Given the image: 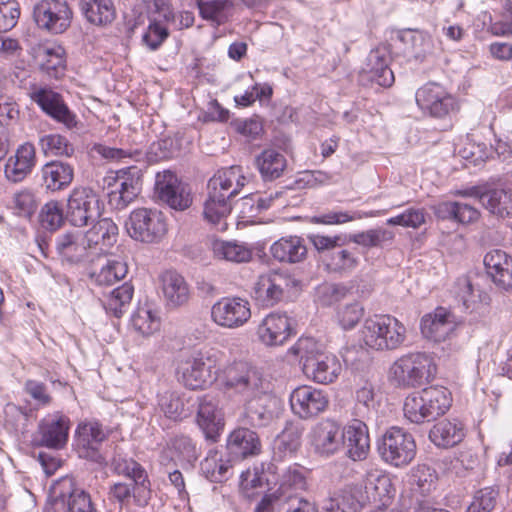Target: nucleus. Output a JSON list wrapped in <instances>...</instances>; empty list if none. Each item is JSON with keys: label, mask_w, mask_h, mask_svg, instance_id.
Returning a JSON list of instances; mask_svg holds the SVG:
<instances>
[{"label": "nucleus", "mask_w": 512, "mask_h": 512, "mask_svg": "<svg viewBox=\"0 0 512 512\" xmlns=\"http://www.w3.org/2000/svg\"><path fill=\"white\" fill-rule=\"evenodd\" d=\"M70 420L67 416L56 413L42 419L39 423L41 444L54 449L62 448L67 440Z\"/></svg>", "instance_id": "a878e982"}, {"label": "nucleus", "mask_w": 512, "mask_h": 512, "mask_svg": "<svg viewBox=\"0 0 512 512\" xmlns=\"http://www.w3.org/2000/svg\"><path fill=\"white\" fill-rule=\"evenodd\" d=\"M313 452L322 458H329L341 451V425L326 418L312 426L307 436Z\"/></svg>", "instance_id": "ddd939ff"}, {"label": "nucleus", "mask_w": 512, "mask_h": 512, "mask_svg": "<svg viewBox=\"0 0 512 512\" xmlns=\"http://www.w3.org/2000/svg\"><path fill=\"white\" fill-rule=\"evenodd\" d=\"M41 177L46 190L57 192L66 189L74 179L72 165L59 160H52L41 168Z\"/></svg>", "instance_id": "2f4dec72"}, {"label": "nucleus", "mask_w": 512, "mask_h": 512, "mask_svg": "<svg viewBox=\"0 0 512 512\" xmlns=\"http://www.w3.org/2000/svg\"><path fill=\"white\" fill-rule=\"evenodd\" d=\"M356 400L357 415L362 419H370L376 408L373 385L365 383L361 388H359L356 391Z\"/></svg>", "instance_id": "0e129e2a"}, {"label": "nucleus", "mask_w": 512, "mask_h": 512, "mask_svg": "<svg viewBox=\"0 0 512 512\" xmlns=\"http://www.w3.org/2000/svg\"><path fill=\"white\" fill-rule=\"evenodd\" d=\"M156 189L159 198L172 209L182 211L192 204L189 186L170 171L157 175Z\"/></svg>", "instance_id": "a211bd4d"}, {"label": "nucleus", "mask_w": 512, "mask_h": 512, "mask_svg": "<svg viewBox=\"0 0 512 512\" xmlns=\"http://www.w3.org/2000/svg\"><path fill=\"white\" fill-rule=\"evenodd\" d=\"M365 504L379 503L388 505L394 497V488L388 476L381 473H368L364 480Z\"/></svg>", "instance_id": "473e14b6"}, {"label": "nucleus", "mask_w": 512, "mask_h": 512, "mask_svg": "<svg viewBox=\"0 0 512 512\" xmlns=\"http://www.w3.org/2000/svg\"><path fill=\"white\" fill-rule=\"evenodd\" d=\"M279 401L272 395L264 393L245 401L242 419L254 428L269 426L278 416Z\"/></svg>", "instance_id": "aec40b11"}, {"label": "nucleus", "mask_w": 512, "mask_h": 512, "mask_svg": "<svg viewBox=\"0 0 512 512\" xmlns=\"http://www.w3.org/2000/svg\"><path fill=\"white\" fill-rule=\"evenodd\" d=\"M291 319L285 313L271 312L257 327V336L266 346L283 345L292 335Z\"/></svg>", "instance_id": "4be33fe9"}, {"label": "nucleus", "mask_w": 512, "mask_h": 512, "mask_svg": "<svg viewBox=\"0 0 512 512\" xmlns=\"http://www.w3.org/2000/svg\"><path fill=\"white\" fill-rule=\"evenodd\" d=\"M415 100L423 115L437 120H450L461 107L457 96L437 82H428L419 87Z\"/></svg>", "instance_id": "39448f33"}, {"label": "nucleus", "mask_w": 512, "mask_h": 512, "mask_svg": "<svg viewBox=\"0 0 512 512\" xmlns=\"http://www.w3.org/2000/svg\"><path fill=\"white\" fill-rule=\"evenodd\" d=\"M103 203L89 188H74L67 200L66 220L69 224H99L113 222L107 217Z\"/></svg>", "instance_id": "0eeeda50"}, {"label": "nucleus", "mask_w": 512, "mask_h": 512, "mask_svg": "<svg viewBox=\"0 0 512 512\" xmlns=\"http://www.w3.org/2000/svg\"><path fill=\"white\" fill-rule=\"evenodd\" d=\"M225 353L216 347L203 346L182 359L177 373L183 384L195 390L204 387L213 370H219L225 361Z\"/></svg>", "instance_id": "7ed1b4c3"}, {"label": "nucleus", "mask_w": 512, "mask_h": 512, "mask_svg": "<svg viewBox=\"0 0 512 512\" xmlns=\"http://www.w3.org/2000/svg\"><path fill=\"white\" fill-rule=\"evenodd\" d=\"M349 288L340 283H322L316 288L315 299L322 306H331L343 300Z\"/></svg>", "instance_id": "680f3d73"}, {"label": "nucleus", "mask_w": 512, "mask_h": 512, "mask_svg": "<svg viewBox=\"0 0 512 512\" xmlns=\"http://www.w3.org/2000/svg\"><path fill=\"white\" fill-rule=\"evenodd\" d=\"M39 146L46 157L72 158L76 153L74 143L58 132L43 135L39 139Z\"/></svg>", "instance_id": "79ce46f5"}, {"label": "nucleus", "mask_w": 512, "mask_h": 512, "mask_svg": "<svg viewBox=\"0 0 512 512\" xmlns=\"http://www.w3.org/2000/svg\"><path fill=\"white\" fill-rule=\"evenodd\" d=\"M451 293L455 300L463 306L466 311H474L481 303H487L489 297L468 275L456 279Z\"/></svg>", "instance_id": "7c9ffc66"}, {"label": "nucleus", "mask_w": 512, "mask_h": 512, "mask_svg": "<svg viewBox=\"0 0 512 512\" xmlns=\"http://www.w3.org/2000/svg\"><path fill=\"white\" fill-rule=\"evenodd\" d=\"M60 487V495L47 508L48 512H98L90 494L77 487L73 479H63Z\"/></svg>", "instance_id": "dca6fc26"}, {"label": "nucleus", "mask_w": 512, "mask_h": 512, "mask_svg": "<svg viewBox=\"0 0 512 512\" xmlns=\"http://www.w3.org/2000/svg\"><path fill=\"white\" fill-rule=\"evenodd\" d=\"M174 16L171 10L163 13L162 18H153L150 20L146 32L143 34V42L151 49H158L168 38L167 23L173 20Z\"/></svg>", "instance_id": "09e8293b"}, {"label": "nucleus", "mask_w": 512, "mask_h": 512, "mask_svg": "<svg viewBox=\"0 0 512 512\" xmlns=\"http://www.w3.org/2000/svg\"><path fill=\"white\" fill-rule=\"evenodd\" d=\"M456 316L444 307H438L433 314L421 320L422 334L435 342L445 341L457 327Z\"/></svg>", "instance_id": "393cba45"}, {"label": "nucleus", "mask_w": 512, "mask_h": 512, "mask_svg": "<svg viewBox=\"0 0 512 512\" xmlns=\"http://www.w3.org/2000/svg\"><path fill=\"white\" fill-rule=\"evenodd\" d=\"M89 278L99 286L112 285L128 273L126 262L109 258L106 255H97L90 260L87 268Z\"/></svg>", "instance_id": "b1692460"}, {"label": "nucleus", "mask_w": 512, "mask_h": 512, "mask_svg": "<svg viewBox=\"0 0 512 512\" xmlns=\"http://www.w3.org/2000/svg\"><path fill=\"white\" fill-rule=\"evenodd\" d=\"M224 388L240 395L244 401L267 393L269 383L261 372L245 362H234L222 371Z\"/></svg>", "instance_id": "423d86ee"}, {"label": "nucleus", "mask_w": 512, "mask_h": 512, "mask_svg": "<svg viewBox=\"0 0 512 512\" xmlns=\"http://www.w3.org/2000/svg\"><path fill=\"white\" fill-rule=\"evenodd\" d=\"M81 10L88 22L105 26L116 18V9L112 0H81Z\"/></svg>", "instance_id": "ea45409f"}, {"label": "nucleus", "mask_w": 512, "mask_h": 512, "mask_svg": "<svg viewBox=\"0 0 512 512\" xmlns=\"http://www.w3.org/2000/svg\"><path fill=\"white\" fill-rule=\"evenodd\" d=\"M404 416L412 423L420 424L431 421L422 392L411 393L405 398Z\"/></svg>", "instance_id": "6e6d98bb"}, {"label": "nucleus", "mask_w": 512, "mask_h": 512, "mask_svg": "<svg viewBox=\"0 0 512 512\" xmlns=\"http://www.w3.org/2000/svg\"><path fill=\"white\" fill-rule=\"evenodd\" d=\"M306 479L298 468H288L281 476L279 487L275 492L276 500H283L286 497L301 495L300 492L306 489Z\"/></svg>", "instance_id": "de8ad7c7"}, {"label": "nucleus", "mask_w": 512, "mask_h": 512, "mask_svg": "<svg viewBox=\"0 0 512 512\" xmlns=\"http://www.w3.org/2000/svg\"><path fill=\"white\" fill-rule=\"evenodd\" d=\"M246 180L240 166L234 165L221 169L208 182L209 194L230 200L240 193Z\"/></svg>", "instance_id": "5701e85b"}, {"label": "nucleus", "mask_w": 512, "mask_h": 512, "mask_svg": "<svg viewBox=\"0 0 512 512\" xmlns=\"http://www.w3.org/2000/svg\"><path fill=\"white\" fill-rule=\"evenodd\" d=\"M127 234L142 243L159 242L167 233L166 226H123Z\"/></svg>", "instance_id": "69168bd1"}, {"label": "nucleus", "mask_w": 512, "mask_h": 512, "mask_svg": "<svg viewBox=\"0 0 512 512\" xmlns=\"http://www.w3.org/2000/svg\"><path fill=\"white\" fill-rule=\"evenodd\" d=\"M300 282L287 273L272 272L261 275L254 284L252 296L261 307H273L285 293L299 286Z\"/></svg>", "instance_id": "9b49d317"}, {"label": "nucleus", "mask_w": 512, "mask_h": 512, "mask_svg": "<svg viewBox=\"0 0 512 512\" xmlns=\"http://www.w3.org/2000/svg\"><path fill=\"white\" fill-rule=\"evenodd\" d=\"M212 250L215 257L230 262L244 263L252 258L251 250L237 242L215 240L212 243Z\"/></svg>", "instance_id": "8fccbe9b"}, {"label": "nucleus", "mask_w": 512, "mask_h": 512, "mask_svg": "<svg viewBox=\"0 0 512 512\" xmlns=\"http://www.w3.org/2000/svg\"><path fill=\"white\" fill-rule=\"evenodd\" d=\"M499 498V489L489 486L475 492L467 512H492Z\"/></svg>", "instance_id": "bf43d9fd"}, {"label": "nucleus", "mask_w": 512, "mask_h": 512, "mask_svg": "<svg viewBox=\"0 0 512 512\" xmlns=\"http://www.w3.org/2000/svg\"><path fill=\"white\" fill-rule=\"evenodd\" d=\"M202 474L211 482L221 483L232 475V460L222 451L210 450L201 461Z\"/></svg>", "instance_id": "e433bc0d"}, {"label": "nucleus", "mask_w": 512, "mask_h": 512, "mask_svg": "<svg viewBox=\"0 0 512 512\" xmlns=\"http://www.w3.org/2000/svg\"><path fill=\"white\" fill-rule=\"evenodd\" d=\"M289 353L299 358L305 375L317 383H332L342 370L339 359L322 351L321 345L311 337L299 338Z\"/></svg>", "instance_id": "f257e3e1"}, {"label": "nucleus", "mask_w": 512, "mask_h": 512, "mask_svg": "<svg viewBox=\"0 0 512 512\" xmlns=\"http://www.w3.org/2000/svg\"><path fill=\"white\" fill-rule=\"evenodd\" d=\"M36 164V151L32 143L20 145L5 164V177L13 183L23 181Z\"/></svg>", "instance_id": "bb28decb"}, {"label": "nucleus", "mask_w": 512, "mask_h": 512, "mask_svg": "<svg viewBox=\"0 0 512 512\" xmlns=\"http://www.w3.org/2000/svg\"><path fill=\"white\" fill-rule=\"evenodd\" d=\"M430 420L445 414L451 406L450 392L445 387L432 386L421 390Z\"/></svg>", "instance_id": "a18cd8bd"}, {"label": "nucleus", "mask_w": 512, "mask_h": 512, "mask_svg": "<svg viewBox=\"0 0 512 512\" xmlns=\"http://www.w3.org/2000/svg\"><path fill=\"white\" fill-rule=\"evenodd\" d=\"M271 254L280 262L299 263L307 255L303 240L297 236L282 237L271 246Z\"/></svg>", "instance_id": "58836bf2"}, {"label": "nucleus", "mask_w": 512, "mask_h": 512, "mask_svg": "<svg viewBox=\"0 0 512 512\" xmlns=\"http://www.w3.org/2000/svg\"><path fill=\"white\" fill-rule=\"evenodd\" d=\"M231 213V205L229 200L221 197H213L208 195V199L204 203L203 215L206 221L211 224H217L225 220Z\"/></svg>", "instance_id": "052dcab7"}, {"label": "nucleus", "mask_w": 512, "mask_h": 512, "mask_svg": "<svg viewBox=\"0 0 512 512\" xmlns=\"http://www.w3.org/2000/svg\"><path fill=\"white\" fill-rule=\"evenodd\" d=\"M163 295L170 307H179L189 300L188 284L182 275L173 270L165 271L161 276Z\"/></svg>", "instance_id": "f704fd0d"}, {"label": "nucleus", "mask_w": 512, "mask_h": 512, "mask_svg": "<svg viewBox=\"0 0 512 512\" xmlns=\"http://www.w3.org/2000/svg\"><path fill=\"white\" fill-rule=\"evenodd\" d=\"M197 422L199 427L203 430L207 439L213 441L223 429V413L218 407V401L215 397L205 395L201 398L197 414Z\"/></svg>", "instance_id": "cd10ccee"}, {"label": "nucleus", "mask_w": 512, "mask_h": 512, "mask_svg": "<svg viewBox=\"0 0 512 512\" xmlns=\"http://www.w3.org/2000/svg\"><path fill=\"white\" fill-rule=\"evenodd\" d=\"M158 405L165 416L174 421H180L190 413L183 399L175 392L161 395Z\"/></svg>", "instance_id": "4d7b16f0"}, {"label": "nucleus", "mask_w": 512, "mask_h": 512, "mask_svg": "<svg viewBox=\"0 0 512 512\" xmlns=\"http://www.w3.org/2000/svg\"><path fill=\"white\" fill-rule=\"evenodd\" d=\"M423 39V34L417 29H400L392 31L390 40L401 53L414 52L416 44Z\"/></svg>", "instance_id": "e2e57ef3"}, {"label": "nucleus", "mask_w": 512, "mask_h": 512, "mask_svg": "<svg viewBox=\"0 0 512 512\" xmlns=\"http://www.w3.org/2000/svg\"><path fill=\"white\" fill-rule=\"evenodd\" d=\"M436 373L432 358L426 353H408L390 366L388 380L400 389L418 388L429 383Z\"/></svg>", "instance_id": "f03ea898"}, {"label": "nucleus", "mask_w": 512, "mask_h": 512, "mask_svg": "<svg viewBox=\"0 0 512 512\" xmlns=\"http://www.w3.org/2000/svg\"><path fill=\"white\" fill-rule=\"evenodd\" d=\"M303 427L297 422H287L275 441V449L281 456L293 455L301 446Z\"/></svg>", "instance_id": "49530a36"}, {"label": "nucleus", "mask_w": 512, "mask_h": 512, "mask_svg": "<svg viewBox=\"0 0 512 512\" xmlns=\"http://www.w3.org/2000/svg\"><path fill=\"white\" fill-rule=\"evenodd\" d=\"M211 318L218 326L228 329L242 327L251 318L250 303L241 297H224L213 304Z\"/></svg>", "instance_id": "4468645a"}, {"label": "nucleus", "mask_w": 512, "mask_h": 512, "mask_svg": "<svg viewBox=\"0 0 512 512\" xmlns=\"http://www.w3.org/2000/svg\"><path fill=\"white\" fill-rule=\"evenodd\" d=\"M106 438L107 433L99 422L80 423L76 429V452L80 458L102 465L105 458L100 452V447Z\"/></svg>", "instance_id": "2eb2a0df"}, {"label": "nucleus", "mask_w": 512, "mask_h": 512, "mask_svg": "<svg viewBox=\"0 0 512 512\" xmlns=\"http://www.w3.org/2000/svg\"><path fill=\"white\" fill-rule=\"evenodd\" d=\"M227 450L231 457L241 460L259 454L261 442L256 432L242 427L230 433Z\"/></svg>", "instance_id": "c756f323"}, {"label": "nucleus", "mask_w": 512, "mask_h": 512, "mask_svg": "<svg viewBox=\"0 0 512 512\" xmlns=\"http://www.w3.org/2000/svg\"><path fill=\"white\" fill-rule=\"evenodd\" d=\"M131 323L133 328L143 336L153 335L160 330L159 316L147 305L139 307L133 314Z\"/></svg>", "instance_id": "864d4df0"}, {"label": "nucleus", "mask_w": 512, "mask_h": 512, "mask_svg": "<svg viewBox=\"0 0 512 512\" xmlns=\"http://www.w3.org/2000/svg\"><path fill=\"white\" fill-rule=\"evenodd\" d=\"M341 451L352 461L365 460L370 451L368 427L364 420L354 419L341 428Z\"/></svg>", "instance_id": "6ab92c4d"}, {"label": "nucleus", "mask_w": 512, "mask_h": 512, "mask_svg": "<svg viewBox=\"0 0 512 512\" xmlns=\"http://www.w3.org/2000/svg\"><path fill=\"white\" fill-rule=\"evenodd\" d=\"M40 68L49 77L59 79L66 70V54L60 45L47 46L39 54Z\"/></svg>", "instance_id": "c03bdc74"}, {"label": "nucleus", "mask_w": 512, "mask_h": 512, "mask_svg": "<svg viewBox=\"0 0 512 512\" xmlns=\"http://www.w3.org/2000/svg\"><path fill=\"white\" fill-rule=\"evenodd\" d=\"M360 333L363 344L376 351L395 350L406 340V327L390 315L366 319Z\"/></svg>", "instance_id": "20e7f679"}, {"label": "nucleus", "mask_w": 512, "mask_h": 512, "mask_svg": "<svg viewBox=\"0 0 512 512\" xmlns=\"http://www.w3.org/2000/svg\"><path fill=\"white\" fill-rule=\"evenodd\" d=\"M108 203L116 209H123L131 203L141 191V174L135 166L110 172L104 178Z\"/></svg>", "instance_id": "6e6552de"}, {"label": "nucleus", "mask_w": 512, "mask_h": 512, "mask_svg": "<svg viewBox=\"0 0 512 512\" xmlns=\"http://www.w3.org/2000/svg\"><path fill=\"white\" fill-rule=\"evenodd\" d=\"M39 207L36 192L28 187L13 193L9 204L12 214L24 221H31Z\"/></svg>", "instance_id": "a19ab883"}, {"label": "nucleus", "mask_w": 512, "mask_h": 512, "mask_svg": "<svg viewBox=\"0 0 512 512\" xmlns=\"http://www.w3.org/2000/svg\"><path fill=\"white\" fill-rule=\"evenodd\" d=\"M279 512H319L318 506L314 501L303 497L302 495L295 497H285L278 501Z\"/></svg>", "instance_id": "774afa93"}, {"label": "nucleus", "mask_w": 512, "mask_h": 512, "mask_svg": "<svg viewBox=\"0 0 512 512\" xmlns=\"http://www.w3.org/2000/svg\"><path fill=\"white\" fill-rule=\"evenodd\" d=\"M289 401L293 413L301 419L316 417L326 410L329 403L326 393L309 385L295 388Z\"/></svg>", "instance_id": "f3484780"}, {"label": "nucleus", "mask_w": 512, "mask_h": 512, "mask_svg": "<svg viewBox=\"0 0 512 512\" xmlns=\"http://www.w3.org/2000/svg\"><path fill=\"white\" fill-rule=\"evenodd\" d=\"M362 73L369 81L384 88L391 87L395 81L394 73L389 67L387 57L379 50L370 52Z\"/></svg>", "instance_id": "c9c22d12"}, {"label": "nucleus", "mask_w": 512, "mask_h": 512, "mask_svg": "<svg viewBox=\"0 0 512 512\" xmlns=\"http://www.w3.org/2000/svg\"><path fill=\"white\" fill-rule=\"evenodd\" d=\"M327 270L342 273L351 271L357 266V258L347 249L330 251L323 259Z\"/></svg>", "instance_id": "13d9d810"}, {"label": "nucleus", "mask_w": 512, "mask_h": 512, "mask_svg": "<svg viewBox=\"0 0 512 512\" xmlns=\"http://www.w3.org/2000/svg\"><path fill=\"white\" fill-rule=\"evenodd\" d=\"M29 97L47 116L64 125L66 129H78L80 121L60 93L50 87L33 84L29 88Z\"/></svg>", "instance_id": "9d476101"}, {"label": "nucleus", "mask_w": 512, "mask_h": 512, "mask_svg": "<svg viewBox=\"0 0 512 512\" xmlns=\"http://www.w3.org/2000/svg\"><path fill=\"white\" fill-rule=\"evenodd\" d=\"M112 468L118 475L129 477L135 482L134 502L138 506H145L151 496V483L146 470L135 460L123 457H114Z\"/></svg>", "instance_id": "412c9836"}, {"label": "nucleus", "mask_w": 512, "mask_h": 512, "mask_svg": "<svg viewBox=\"0 0 512 512\" xmlns=\"http://www.w3.org/2000/svg\"><path fill=\"white\" fill-rule=\"evenodd\" d=\"M437 475L427 465H418L412 472L411 483L421 494H428L435 488Z\"/></svg>", "instance_id": "338daca9"}, {"label": "nucleus", "mask_w": 512, "mask_h": 512, "mask_svg": "<svg viewBox=\"0 0 512 512\" xmlns=\"http://www.w3.org/2000/svg\"><path fill=\"white\" fill-rule=\"evenodd\" d=\"M487 274L500 288H512V258L500 249L488 252L484 257Z\"/></svg>", "instance_id": "c85d7f7f"}, {"label": "nucleus", "mask_w": 512, "mask_h": 512, "mask_svg": "<svg viewBox=\"0 0 512 512\" xmlns=\"http://www.w3.org/2000/svg\"><path fill=\"white\" fill-rule=\"evenodd\" d=\"M33 17L41 29L60 34L71 26L73 11L65 0H40L34 6Z\"/></svg>", "instance_id": "f8f14e48"}, {"label": "nucleus", "mask_w": 512, "mask_h": 512, "mask_svg": "<svg viewBox=\"0 0 512 512\" xmlns=\"http://www.w3.org/2000/svg\"><path fill=\"white\" fill-rule=\"evenodd\" d=\"M377 449L381 458L395 467L408 465L416 455L413 436L398 427H391L381 436Z\"/></svg>", "instance_id": "1a4fd4ad"}, {"label": "nucleus", "mask_w": 512, "mask_h": 512, "mask_svg": "<svg viewBox=\"0 0 512 512\" xmlns=\"http://www.w3.org/2000/svg\"><path fill=\"white\" fill-rule=\"evenodd\" d=\"M465 437V428L457 419L442 420L430 430L429 438L438 447L449 448L459 444Z\"/></svg>", "instance_id": "4c0bfd02"}, {"label": "nucleus", "mask_w": 512, "mask_h": 512, "mask_svg": "<svg viewBox=\"0 0 512 512\" xmlns=\"http://www.w3.org/2000/svg\"><path fill=\"white\" fill-rule=\"evenodd\" d=\"M487 209L500 217L512 216V191L494 189L486 192Z\"/></svg>", "instance_id": "5fc2aeb1"}, {"label": "nucleus", "mask_w": 512, "mask_h": 512, "mask_svg": "<svg viewBox=\"0 0 512 512\" xmlns=\"http://www.w3.org/2000/svg\"><path fill=\"white\" fill-rule=\"evenodd\" d=\"M59 253L71 263H79L86 255L87 244L79 235L67 233L57 241Z\"/></svg>", "instance_id": "603ef678"}, {"label": "nucleus", "mask_w": 512, "mask_h": 512, "mask_svg": "<svg viewBox=\"0 0 512 512\" xmlns=\"http://www.w3.org/2000/svg\"><path fill=\"white\" fill-rule=\"evenodd\" d=\"M133 293L134 288L129 283H124L115 288L110 292L104 302L106 311L117 318L121 317L130 306Z\"/></svg>", "instance_id": "3c124183"}, {"label": "nucleus", "mask_w": 512, "mask_h": 512, "mask_svg": "<svg viewBox=\"0 0 512 512\" xmlns=\"http://www.w3.org/2000/svg\"><path fill=\"white\" fill-rule=\"evenodd\" d=\"M364 505L361 488L347 486L327 499L323 509L326 512H359Z\"/></svg>", "instance_id": "72a5a7b5"}, {"label": "nucleus", "mask_w": 512, "mask_h": 512, "mask_svg": "<svg viewBox=\"0 0 512 512\" xmlns=\"http://www.w3.org/2000/svg\"><path fill=\"white\" fill-rule=\"evenodd\" d=\"M256 165L263 179L274 180L282 176L287 166L285 156L276 149L262 151L256 158Z\"/></svg>", "instance_id": "37998d69"}]
</instances>
